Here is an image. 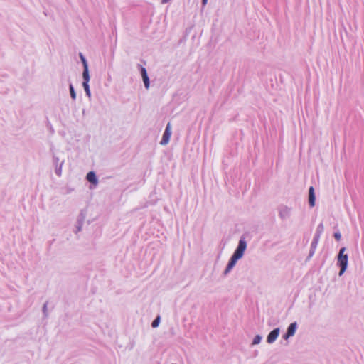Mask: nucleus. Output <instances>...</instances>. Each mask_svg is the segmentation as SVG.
<instances>
[{"label": "nucleus", "mask_w": 364, "mask_h": 364, "mask_svg": "<svg viewBox=\"0 0 364 364\" xmlns=\"http://www.w3.org/2000/svg\"><path fill=\"white\" fill-rule=\"evenodd\" d=\"M346 248L342 247L338 255V265L341 267V270L339 272V275H342L343 272L346 271L348 265V255L345 254Z\"/></svg>", "instance_id": "f257e3e1"}, {"label": "nucleus", "mask_w": 364, "mask_h": 364, "mask_svg": "<svg viewBox=\"0 0 364 364\" xmlns=\"http://www.w3.org/2000/svg\"><path fill=\"white\" fill-rule=\"evenodd\" d=\"M246 247V242L244 240H240L239 242V245L232 256L238 259H240L242 257Z\"/></svg>", "instance_id": "f03ea898"}, {"label": "nucleus", "mask_w": 364, "mask_h": 364, "mask_svg": "<svg viewBox=\"0 0 364 364\" xmlns=\"http://www.w3.org/2000/svg\"><path fill=\"white\" fill-rule=\"evenodd\" d=\"M171 135V126H170V123H168L160 144L161 145L167 144L169 141Z\"/></svg>", "instance_id": "7ed1b4c3"}, {"label": "nucleus", "mask_w": 364, "mask_h": 364, "mask_svg": "<svg viewBox=\"0 0 364 364\" xmlns=\"http://www.w3.org/2000/svg\"><path fill=\"white\" fill-rule=\"evenodd\" d=\"M82 77H83V80H84L83 87L85 89V91L86 92V94L90 96V87H89V85H88V82H89V80H90V76H89L88 71L83 70Z\"/></svg>", "instance_id": "20e7f679"}, {"label": "nucleus", "mask_w": 364, "mask_h": 364, "mask_svg": "<svg viewBox=\"0 0 364 364\" xmlns=\"http://www.w3.org/2000/svg\"><path fill=\"white\" fill-rule=\"evenodd\" d=\"M279 333V328H275L273 331H272L267 336V341L269 343H273L278 337Z\"/></svg>", "instance_id": "39448f33"}, {"label": "nucleus", "mask_w": 364, "mask_h": 364, "mask_svg": "<svg viewBox=\"0 0 364 364\" xmlns=\"http://www.w3.org/2000/svg\"><path fill=\"white\" fill-rule=\"evenodd\" d=\"M315 200L314 188L311 186L309 190V203L311 207H314L315 205Z\"/></svg>", "instance_id": "423d86ee"}, {"label": "nucleus", "mask_w": 364, "mask_h": 364, "mask_svg": "<svg viewBox=\"0 0 364 364\" xmlns=\"http://www.w3.org/2000/svg\"><path fill=\"white\" fill-rule=\"evenodd\" d=\"M296 328V323H293L289 325L287 329V332L286 335L284 336L285 339H287L289 337L294 335Z\"/></svg>", "instance_id": "0eeeda50"}, {"label": "nucleus", "mask_w": 364, "mask_h": 364, "mask_svg": "<svg viewBox=\"0 0 364 364\" xmlns=\"http://www.w3.org/2000/svg\"><path fill=\"white\" fill-rule=\"evenodd\" d=\"M141 76L143 78L144 85H145L146 88L148 89L149 87V79L147 75L146 69L144 68H141Z\"/></svg>", "instance_id": "6e6552de"}, {"label": "nucleus", "mask_w": 364, "mask_h": 364, "mask_svg": "<svg viewBox=\"0 0 364 364\" xmlns=\"http://www.w3.org/2000/svg\"><path fill=\"white\" fill-rule=\"evenodd\" d=\"M238 259L235 258V257L232 256L230 260L229 261V263L225 270V274H228L235 265Z\"/></svg>", "instance_id": "1a4fd4ad"}, {"label": "nucleus", "mask_w": 364, "mask_h": 364, "mask_svg": "<svg viewBox=\"0 0 364 364\" xmlns=\"http://www.w3.org/2000/svg\"><path fill=\"white\" fill-rule=\"evenodd\" d=\"M238 259L235 258V257L232 256L230 260L229 261V263L225 270V274H228L235 265Z\"/></svg>", "instance_id": "9d476101"}, {"label": "nucleus", "mask_w": 364, "mask_h": 364, "mask_svg": "<svg viewBox=\"0 0 364 364\" xmlns=\"http://www.w3.org/2000/svg\"><path fill=\"white\" fill-rule=\"evenodd\" d=\"M86 178L89 182H90L95 185H96L97 183V179L96 178L95 173L93 171L89 172L87 174Z\"/></svg>", "instance_id": "9b49d317"}, {"label": "nucleus", "mask_w": 364, "mask_h": 364, "mask_svg": "<svg viewBox=\"0 0 364 364\" xmlns=\"http://www.w3.org/2000/svg\"><path fill=\"white\" fill-rule=\"evenodd\" d=\"M80 58H81V60H82L83 66H84V70L88 71V66H87V61L82 54H80Z\"/></svg>", "instance_id": "f8f14e48"}, {"label": "nucleus", "mask_w": 364, "mask_h": 364, "mask_svg": "<svg viewBox=\"0 0 364 364\" xmlns=\"http://www.w3.org/2000/svg\"><path fill=\"white\" fill-rule=\"evenodd\" d=\"M160 322V316H158L152 322L151 326L153 328H156L159 326Z\"/></svg>", "instance_id": "ddd939ff"}, {"label": "nucleus", "mask_w": 364, "mask_h": 364, "mask_svg": "<svg viewBox=\"0 0 364 364\" xmlns=\"http://www.w3.org/2000/svg\"><path fill=\"white\" fill-rule=\"evenodd\" d=\"M70 92L71 97L75 100L76 98V93L74 90L73 86L72 85H70Z\"/></svg>", "instance_id": "4468645a"}, {"label": "nucleus", "mask_w": 364, "mask_h": 364, "mask_svg": "<svg viewBox=\"0 0 364 364\" xmlns=\"http://www.w3.org/2000/svg\"><path fill=\"white\" fill-rule=\"evenodd\" d=\"M260 341H261V337H260L259 336H258V335H257V336H256L254 338V340H253L252 343H253L254 345H255V344H258V343L260 342Z\"/></svg>", "instance_id": "2eb2a0df"}, {"label": "nucleus", "mask_w": 364, "mask_h": 364, "mask_svg": "<svg viewBox=\"0 0 364 364\" xmlns=\"http://www.w3.org/2000/svg\"><path fill=\"white\" fill-rule=\"evenodd\" d=\"M334 237L337 240H341V235L340 232H336L334 234Z\"/></svg>", "instance_id": "dca6fc26"}]
</instances>
